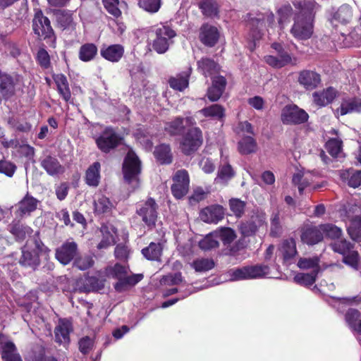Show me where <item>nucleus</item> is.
I'll return each mask as SVG.
<instances>
[{"mask_svg": "<svg viewBox=\"0 0 361 361\" xmlns=\"http://www.w3.org/2000/svg\"><path fill=\"white\" fill-rule=\"evenodd\" d=\"M137 4L145 11L155 13L161 6V0H139Z\"/></svg>", "mask_w": 361, "mask_h": 361, "instance_id": "nucleus-51", "label": "nucleus"}, {"mask_svg": "<svg viewBox=\"0 0 361 361\" xmlns=\"http://www.w3.org/2000/svg\"><path fill=\"white\" fill-rule=\"evenodd\" d=\"M113 207V203L104 195H99L95 197L94 209L97 214H101L109 213L112 210Z\"/></svg>", "mask_w": 361, "mask_h": 361, "instance_id": "nucleus-35", "label": "nucleus"}, {"mask_svg": "<svg viewBox=\"0 0 361 361\" xmlns=\"http://www.w3.org/2000/svg\"><path fill=\"white\" fill-rule=\"evenodd\" d=\"M319 259L317 257H303L300 258L298 262V267L302 269H312V271L318 269V273L320 271L319 267Z\"/></svg>", "mask_w": 361, "mask_h": 361, "instance_id": "nucleus-53", "label": "nucleus"}, {"mask_svg": "<svg viewBox=\"0 0 361 361\" xmlns=\"http://www.w3.org/2000/svg\"><path fill=\"white\" fill-rule=\"evenodd\" d=\"M301 240L307 245H314L323 239L322 230L321 226H307L305 227L301 233Z\"/></svg>", "mask_w": 361, "mask_h": 361, "instance_id": "nucleus-23", "label": "nucleus"}, {"mask_svg": "<svg viewBox=\"0 0 361 361\" xmlns=\"http://www.w3.org/2000/svg\"><path fill=\"white\" fill-rule=\"evenodd\" d=\"M360 212V209L357 205H348L341 211V216H344L350 220V224L348 227V232L350 238L355 241H360L361 240V216L355 215L353 217V214Z\"/></svg>", "mask_w": 361, "mask_h": 361, "instance_id": "nucleus-6", "label": "nucleus"}, {"mask_svg": "<svg viewBox=\"0 0 361 361\" xmlns=\"http://www.w3.org/2000/svg\"><path fill=\"white\" fill-rule=\"evenodd\" d=\"M345 321L349 327L361 334V315L360 312L355 309H349L345 314Z\"/></svg>", "mask_w": 361, "mask_h": 361, "instance_id": "nucleus-34", "label": "nucleus"}, {"mask_svg": "<svg viewBox=\"0 0 361 361\" xmlns=\"http://www.w3.org/2000/svg\"><path fill=\"white\" fill-rule=\"evenodd\" d=\"M42 166L51 175L58 174L63 172V167L57 159L51 156L46 157L42 161Z\"/></svg>", "mask_w": 361, "mask_h": 361, "instance_id": "nucleus-37", "label": "nucleus"}, {"mask_svg": "<svg viewBox=\"0 0 361 361\" xmlns=\"http://www.w3.org/2000/svg\"><path fill=\"white\" fill-rule=\"evenodd\" d=\"M189 190V182H175L171 186L173 196L180 199L185 195Z\"/></svg>", "mask_w": 361, "mask_h": 361, "instance_id": "nucleus-56", "label": "nucleus"}, {"mask_svg": "<svg viewBox=\"0 0 361 361\" xmlns=\"http://www.w3.org/2000/svg\"><path fill=\"white\" fill-rule=\"evenodd\" d=\"M165 130L171 135L179 134L184 128L183 118L177 117L171 122H168L165 125Z\"/></svg>", "mask_w": 361, "mask_h": 361, "instance_id": "nucleus-50", "label": "nucleus"}, {"mask_svg": "<svg viewBox=\"0 0 361 361\" xmlns=\"http://www.w3.org/2000/svg\"><path fill=\"white\" fill-rule=\"evenodd\" d=\"M197 69L205 77L212 75L218 73L219 67L218 64L212 59L209 58H202L197 61Z\"/></svg>", "mask_w": 361, "mask_h": 361, "instance_id": "nucleus-33", "label": "nucleus"}, {"mask_svg": "<svg viewBox=\"0 0 361 361\" xmlns=\"http://www.w3.org/2000/svg\"><path fill=\"white\" fill-rule=\"evenodd\" d=\"M317 274L318 269L312 271L310 274L298 273L295 275L293 280L296 283L302 286H311L314 283Z\"/></svg>", "mask_w": 361, "mask_h": 361, "instance_id": "nucleus-45", "label": "nucleus"}, {"mask_svg": "<svg viewBox=\"0 0 361 361\" xmlns=\"http://www.w3.org/2000/svg\"><path fill=\"white\" fill-rule=\"evenodd\" d=\"M334 18L336 20L343 24L350 23L353 18L352 8L347 4L341 6L335 13Z\"/></svg>", "mask_w": 361, "mask_h": 361, "instance_id": "nucleus-42", "label": "nucleus"}, {"mask_svg": "<svg viewBox=\"0 0 361 361\" xmlns=\"http://www.w3.org/2000/svg\"><path fill=\"white\" fill-rule=\"evenodd\" d=\"M57 21L63 28L73 27L74 24L73 14L68 11L59 13Z\"/></svg>", "mask_w": 361, "mask_h": 361, "instance_id": "nucleus-63", "label": "nucleus"}, {"mask_svg": "<svg viewBox=\"0 0 361 361\" xmlns=\"http://www.w3.org/2000/svg\"><path fill=\"white\" fill-rule=\"evenodd\" d=\"M308 114L295 104L285 106L281 114V119L285 125H298L307 121Z\"/></svg>", "mask_w": 361, "mask_h": 361, "instance_id": "nucleus-7", "label": "nucleus"}, {"mask_svg": "<svg viewBox=\"0 0 361 361\" xmlns=\"http://www.w3.org/2000/svg\"><path fill=\"white\" fill-rule=\"evenodd\" d=\"M97 54V46L92 43H87L80 47L78 57L81 61L87 62L94 59Z\"/></svg>", "mask_w": 361, "mask_h": 361, "instance_id": "nucleus-39", "label": "nucleus"}, {"mask_svg": "<svg viewBox=\"0 0 361 361\" xmlns=\"http://www.w3.org/2000/svg\"><path fill=\"white\" fill-rule=\"evenodd\" d=\"M218 239H221L224 245H229L236 238L235 231L230 228H222L216 231Z\"/></svg>", "mask_w": 361, "mask_h": 361, "instance_id": "nucleus-55", "label": "nucleus"}, {"mask_svg": "<svg viewBox=\"0 0 361 361\" xmlns=\"http://www.w3.org/2000/svg\"><path fill=\"white\" fill-rule=\"evenodd\" d=\"M162 249L161 243H151L148 247L142 250V253L149 260L159 261L162 253Z\"/></svg>", "mask_w": 361, "mask_h": 361, "instance_id": "nucleus-36", "label": "nucleus"}, {"mask_svg": "<svg viewBox=\"0 0 361 361\" xmlns=\"http://www.w3.org/2000/svg\"><path fill=\"white\" fill-rule=\"evenodd\" d=\"M72 330V324L69 320L59 319L54 330L56 341L64 345L68 344L70 341L69 335Z\"/></svg>", "mask_w": 361, "mask_h": 361, "instance_id": "nucleus-20", "label": "nucleus"}, {"mask_svg": "<svg viewBox=\"0 0 361 361\" xmlns=\"http://www.w3.org/2000/svg\"><path fill=\"white\" fill-rule=\"evenodd\" d=\"M199 6L207 17H214L218 14V6L214 0H202Z\"/></svg>", "mask_w": 361, "mask_h": 361, "instance_id": "nucleus-46", "label": "nucleus"}, {"mask_svg": "<svg viewBox=\"0 0 361 361\" xmlns=\"http://www.w3.org/2000/svg\"><path fill=\"white\" fill-rule=\"evenodd\" d=\"M94 264V260L91 256L84 255L76 258L74 261V265L80 270H86L92 267Z\"/></svg>", "mask_w": 361, "mask_h": 361, "instance_id": "nucleus-62", "label": "nucleus"}, {"mask_svg": "<svg viewBox=\"0 0 361 361\" xmlns=\"http://www.w3.org/2000/svg\"><path fill=\"white\" fill-rule=\"evenodd\" d=\"M226 277L230 281L249 280L246 267L238 269H231L226 274Z\"/></svg>", "mask_w": 361, "mask_h": 361, "instance_id": "nucleus-52", "label": "nucleus"}, {"mask_svg": "<svg viewBox=\"0 0 361 361\" xmlns=\"http://www.w3.org/2000/svg\"><path fill=\"white\" fill-rule=\"evenodd\" d=\"M137 213L147 226L154 225L157 217L155 201L152 198H149L143 206L137 210Z\"/></svg>", "mask_w": 361, "mask_h": 361, "instance_id": "nucleus-18", "label": "nucleus"}, {"mask_svg": "<svg viewBox=\"0 0 361 361\" xmlns=\"http://www.w3.org/2000/svg\"><path fill=\"white\" fill-rule=\"evenodd\" d=\"M266 216L264 212H259L252 215L249 221L242 222L239 225V231L244 237L251 236L257 231L264 226Z\"/></svg>", "mask_w": 361, "mask_h": 361, "instance_id": "nucleus-13", "label": "nucleus"}, {"mask_svg": "<svg viewBox=\"0 0 361 361\" xmlns=\"http://www.w3.org/2000/svg\"><path fill=\"white\" fill-rule=\"evenodd\" d=\"M105 274L107 277H111L118 281L114 285V288L119 292L123 291L128 286H134L142 279V274L128 276L127 267L119 264L106 267Z\"/></svg>", "mask_w": 361, "mask_h": 361, "instance_id": "nucleus-3", "label": "nucleus"}, {"mask_svg": "<svg viewBox=\"0 0 361 361\" xmlns=\"http://www.w3.org/2000/svg\"><path fill=\"white\" fill-rule=\"evenodd\" d=\"M141 161L136 154L129 150L123 165V172L126 180H138L141 173Z\"/></svg>", "mask_w": 361, "mask_h": 361, "instance_id": "nucleus-9", "label": "nucleus"}, {"mask_svg": "<svg viewBox=\"0 0 361 361\" xmlns=\"http://www.w3.org/2000/svg\"><path fill=\"white\" fill-rule=\"evenodd\" d=\"M0 354L3 361H23L14 343L2 334L0 335Z\"/></svg>", "mask_w": 361, "mask_h": 361, "instance_id": "nucleus-14", "label": "nucleus"}, {"mask_svg": "<svg viewBox=\"0 0 361 361\" xmlns=\"http://www.w3.org/2000/svg\"><path fill=\"white\" fill-rule=\"evenodd\" d=\"M31 232V228L19 223L13 224L11 226V233L18 239H23L26 234Z\"/></svg>", "mask_w": 361, "mask_h": 361, "instance_id": "nucleus-61", "label": "nucleus"}, {"mask_svg": "<svg viewBox=\"0 0 361 361\" xmlns=\"http://www.w3.org/2000/svg\"><path fill=\"white\" fill-rule=\"evenodd\" d=\"M238 149L240 152L244 154L255 152L257 149V142L251 136L244 137L238 143Z\"/></svg>", "mask_w": 361, "mask_h": 361, "instance_id": "nucleus-44", "label": "nucleus"}, {"mask_svg": "<svg viewBox=\"0 0 361 361\" xmlns=\"http://www.w3.org/2000/svg\"><path fill=\"white\" fill-rule=\"evenodd\" d=\"M226 85V79L223 76L214 77L212 85L207 90V97L212 102L217 101L223 94Z\"/></svg>", "mask_w": 361, "mask_h": 361, "instance_id": "nucleus-25", "label": "nucleus"}, {"mask_svg": "<svg viewBox=\"0 0 361 361\" xmlns=\"http://www.w3.org/2000/svg\"><path fill=\"white\" fill-rule=\"evenodd\" d=\"M16 170V166L7 160L0 161V173L11 178Z\"/></svg>", "mask_w": 361, "mask_h": 361, "instance_id": "nucleus-64", "label": "nucleus"}, {"mask_svg": "<svg viewBox=\"0 0 361 361\" xmlns=\"http://www.w3.org/2000/svg\"><path fill=\"white\" fill-rule=\"evenodd\" d=\"M341 116L361 112V99L357 97H352L343 99L341 106L337 110Z\"/></svg>", "mask_w": 361, "mask_h": 361, "instance_id": "nucleus-28", "label": "nucleus"}, {"mask_svg": "<svg viewBox=\"0 0 361 361\" xmlns=\"http://www.w3.org/2000/svg\"><path fill=\"white\" fill-rule=\"evenodd\" d=\"M77 244L75 242H66L56 250V258L62 264L66 265L77 253Z\"/></svg>", "mask_w": 361, "mask_h": 361, "instance_id": "nucleus-17", "label": "nucleus"}, {"mask_svg": "<svg viewBox=\"0 0 361 361\" xmlns=\"http://www.w3.org/2000/svg\"><path fill=\"white\" fill-rule=\"evenodd\" d=\"M219 245V239L216 231L208 234L199 243L200 247L203 250H209L216 248Z\"/></svg>", "mask_w": 361, "mask_h": 361, "instance_id": "nucleus-47", "label": "nucleus"}, {"mask_svg": "<svg viewBox=\"0 0 361 361\" xmlns=\"http://www.w3.org/2000/svg\"><path fill=\"white\" fill-rule=\"evenodd\" d=\"M336 94V90L331 87L322 92H316L313 94L314 102L320 106H324L332 102Z\"/></svg>", "mask_w": 361, "mask_h": 361, "instance_id": "nucleus-30", "label": "nucleus"}, {"mask_svg": "<svg viewBox=\"0 0 361 361\" xmlns=\"http://www.w3.org/2000/svg\"><path fill=\"white\" fill-rule=\"evenodd\" d=\"M298 82L305 89L312 90L320 82V76L314 71H302L299 74Z\"/></svg>", "mask_w": 361, "mask_h": 361, "instance_id": "nucleus-26", "label": "nucleus"}, {"mask_svg": "<svg viewBox=\"0 0 361 361\" xmlns=\"http://www.w3.org/2000/svg\"><path fill=\"white\" fill-rule=\"evenodd\" d=\"M248 279L266 277L269 274V267L266 265H255L246 267Z\"/></svg>", "mask_w": 361, "mask_h": 361, "instance_id": "nucleus-40", "label": "nucleus"}, {"mask_svg": "<svg viewBox=\"0 0 361 361\" xmlns=\"http://www.w3.org/2000/svg\"><path fill=\"white\" fill-rule=\"evenodd\" d=\"M203 142L202 131L199 128H193L186 133L180 143L181 152L185 155L195 152Z\"/></svg>", "mask_w": 361, "mask_h": 361, "instance_id": "nucleus-5", "label": "nucleus"}, {"mask_svg": "<svg viewBox=\"0 0 361 361\" xmlns=\"http://www.w3.org/2000/svg\"><path fill=\"white\" fill-rule=\"evenodd\" d=\"M231 212L237 218H240L245 212V202L238 198H231L228 202Z\"/></svg>", "mask_w": 361, "mask_h": 361, "instance_id": "nucleus-48", "label": "nucleus"}, {"mask_svg": "<svg viewBox=\"0 0 361 361\" xmlns=\"http://www.w3.org/2000/svg\"><path fill=\"white\" fill-rule=\"evenodd\" d=\"M279 24L282 29L293 14V8L290 4H284L278 10Z\"/></svg>", "mask_w": 361, "mask_h": 361, "instance_id": "nucleus-54", "label": "nucleus"}, {"mask_svg": "<svg viewBox=\"0 0 361 361\" xmlns=\"http://www.w3.org/2000/svg\"><path fill=\"white\" fill-rule=\"evenodd\" d=\"M32 30L39 37L46 39L52 36L54 31L49 18L41 10H37L32 20Z\"/></svg>", "mask_w": 361, "mask_h": 361, "instance_id": "nucleus-11", "label": "nucleus"}, {"mask_svg": "<svg viewBox=\"0 0 361 361\" xmlns=\"http://www.w3.org/2000/svg\"><path fill=\"white\" fill-rule=\"evenodd\" d=\"M293 5L299 11L295 14L290 32L296 39H309L314 32V15L319 6L314 0L295 1Z\"/></svg>", "mask_w": 361, "mask_h": 361, "instance_id": "nucleus-1", "label": "nucleus"}, {"mask_svg": "<svg viewBox=\"0 0 361 361\" xmlns=\"http://www.w3.org/2000/svg\"><path fill=\"white\" fill-rule=\"evenodd\" d=\"M328 152L334 157H339L343 154L342 141L338 138L329 140L326 144Z\"/></svg>", "mask_w": 361, "mask_h": 361, "instance_id": "nucleus-49", "label": "nucleus"}, {"mask_svg": "<svg viewBox=\"0 0 361 361\" xmlns=\"http://www.w3.org/2000/svg\"><path fill=\"white\" fill-rule=\"evenodd\" d=\"M271 47L277 52L276 56H266L264 60L267 64L275 68H281L293 63L290 55L286 51L281 44L274 43Z\"/></svg>", "mask_w": 361, "mask_h": 361, "instance_id": "nucleus-12", "label": "nucleus"}, {"mask_svg": "<svg viewBox=\"0 0 361 361\" xmlns=\"http://www.w3.org/2000/svg\"><path fill=\"white\" fill-rule=\"evenodd\" d=\"M296 255V243L293 238L283 240L279 247L278 256L281 257L285 263H290Z\"/></svg>", "mask_w": 361, "mask_h": 361, "instance_id": "nucleus-22", "label": "nucleus"}, {"mask_svg": "<svg viewBox=\"0 0 361 361\" xmlns=\"http://www.w3.org/2000/svg\"><path fill=\"white\" fill-rule=\"evenodd\" d=\"M154 154L161 164H170L172 161V154L169 145L162 144L155 148Z\"/></svg>", "mask_w": 361, "mask_h": 361, "instance_id": "nucleus-38", "label": "nucleus"}, {"mask_svg": "<svg viewBox=\"0 0 361 361\" xmlns=\"http://www.w3.org/2000/svg\"><path fill=\"white\" fill-rule=\"evenodd\" d=\"M219 38V32L218 29L211 25L204 24L200 32V41L208 47L214 46Z\"/></svg>", "mask_w": 361, "mask_h": 361, "instance_id": "nucleus-21", "label": "nucleus"}, {"mask_svg": "<svg viewBox=\"0 0 361 361\" xmlns=\"http://www.w3.org/2000/svg\"><path fill=\"white\" fill-rule=\"evenodd\" d=\"M183 281V278L180 272L169 274L161 278L160 284L161 286L178 285Z\"/></svg>", "mask_w": 361, "mask_h": 361, "instance_id": "nucleus-57", "label": "nucleus"}, {"mask_svg": "<svg viewBox=\"0 0 361 361\" xmlns=\"http://www.w3.org/2000/svg\"><path fill=\"white\" fill-rule=\"evenodd\" d=\"M332 249L343 256V262L357 269L358 267V253L353 250V245L346 240H336L331 245Z\"/></svg>", "mask_w": 361, "mask_h": 361, "instance_id": "nucleus-8", "label": "nucleus"}, {"mask_svg": "<svg viewBox=\"0 0 361 361\" xmlns=\"http://www.w3.org/2000/svg\"><path fill=\"white\" fill-rule=\"evenodd\" d=\"M321 229L323 234L325 233L327 237L332 239H338L342 234L341 229L332 224L321 225Z\"/></svg>", "mask_w": 361, "mask_h": 361, "instance_id": "nucleus-58", "label": "nucleus"}, {"mask_svg": "<svg viewBox=\"0 0 361 361\" xmlns=\"http://www.w3.org/2000/svg\"><path fill=\"white\" fill-rule=\"evenodd\" d=\"M37 206V200L32 197L27 195L18 203L16 215L18 217L29 215L32 212L36 209Z\"/></svg>", "mask_w": 361, "mask_h": 361, "instance_id": "nucleus-29", "label": "nucleus"}, {"mask_svg": "<svg viewBox=\"0 0 361 361\" xmlns=\"http://www.w3.org/2000/svg\"><path fill=\"white\" fill-rule=\"evenodd\" d=\"M199 113L202 114L205 117H212L221 120L225 116V109L219 104H213L203 108Z\"/></svg>", "mask_w": 361, "mask_h": 361, "instance_id": "nucleus-41", "label": "nucleus"}, {"mask_svg": "<svg viewBox=\"0 0 361 361\" xmlns=\"http://www.w3.org/2000/svg\"><path fill=\"white\" fill-rule=\"evenodd\" d=\"M18 77L0 72V98L7 99L14 95Z\"/></svg>", "mask_w": 361, "mask_h": 361, "instance_id": "nucleus-16", "label": "nucleus"}, {"mask_svg": "<svg viewBox=\"0 0 361 361\" xmlns=\"http://www.w3.org/2000/svg\"><path fill=\"white\" fill-rule=\"evenodd\" d=\"M102 3L106 11L114 17L118 18L121 15L118 8L119 0H103Z\"/></svg>", "mask_w": 361, "mask_h": 361, "instance_id": "nucleus-59", "label": "nucleus"}, {"mask_svg": "<svg viewBox=\"0 0 361 361\" xmlns=\"http://www.w3.org/2000/svg\"><path fill=\"white\" fill-rule=\"evenodd\" d=\"M224 207L214 204L203 209L200 212V219L206 223L217 224L224 218Z\"/></svg>", "mask_w": 361, "mask_h": 361, "instance_id": "nucleus-19", "label": "nucleus"}, {"mask_svg": "<svg viewBox=\"0 0 361 361\" xmlns=\"http://www.w3.org/2000/svg\"><path fill=\"white\" fill-rule=\"evenodd\" d=\"M101 56L106 60L116 63L120 61L124 54V48L121 44L103 46L100 50Z\"/></svg>", "mask_w": 361, "mask_h": 361, "instance_id": "nucleus-24", "label": "nucleus"}, {"mask_svg": "<svg viewBox=\"0 0 361 361\" xmlns=\"http://www.w3.org/2000/svg\"><path fill=\"white\" fill-rule=\"evenodd\" d=\"M120 137L111 128H106L96 139V143L100 150L108 152L119 143Z\"/></svg>", "mask_w": 361, "mask_h": 361, "instance_id": "nucleus-15", "label": "nucleus"}, {"mask_svg": "<svg viewBox=\"0 0 361 361\" xmlns=\"http://www.w3.org/2000/svg\"><path fill=\"white\" fill-rule=\"evenodd\" d=\"M190 265L196 272H206L214 267V262L209 258H197Z\"/></svg>", "mask_w": 361, "mask_h": 361, "instance_id": "nucleus-43", "label": "nucleus"}, {"mask_svg": "<svg viewBox=\"0 0 361 361\" xmlns=\"http://www.w3.org/2000/svg\"><path fill=\"white\" fill-rule=\"evenodd\" d=\"M53 79L59 94L66 102H68L71 97V93L66 77L63 74H56L53 75Z\"/></svg>", "mask_w": 361, "mask_h": 361, "instance_id": "nucleus-32", "label": "nucleus"}, {"mask_svg": "<svg viewBox=\"0 0 361 361\" xmlns=\"http://www.w3.org/2000/svg\"><path fill=\"white\" fill-rule=\"evenodd\" d=\"M192 72V68L190 67L188 71L178 74L175 77H172L169 79V83L171 88L183 91L188 86V79Z\"/></svg>", "mask_w": 361, "mask_h": 361, "instance_id": "nucleus-31", "label": "nucleus"}, {"mask_svg": "<svg viewBox=\"0 0 361 361\" xmlns=\"http://www.w3.org/2000/svg\"><path fill=\"white\" fill-rule=\"evenodd\" d=\"M155 39L153 40L152 47L158 54H164L173 43V38L176 32L170 27L161 25L154 29Z\"/></svg>", "mask_w": 361, "mask_h": 361, "instance_id": "nucleus-4", "label": "nucleus"}, {"mask_svg": "<svg viewBox=\"0 0 361 361\" xmlns=\"http://www.w3.org/2000/svg\"><path fill=\"white\" fill-rule=\"evenodd\" d=\"M265 22L271 25L274 22V16L271 12L266 14H258L257 17H250L248 26L251 30V35L254 41L258 40L262 37V31L265 26Z\"/></svg>", "mask_w": 361, "mask_h": 361, "instance_id": "nucleus-10", "label": "nucleus"}, {"mask_svg": "<svg viewBox=\"0 0 361 361\" xmlns=\"http://www.w3.org/2000/svg\"><path fill=\"white\" fill-rule=\"evenodd\" d=\"M343 180H361V170L348 169L339 171Z\"/></svg>", "mask_w": 361, "mask_h": 361, "instance_id": "nucleus-60", "label": "nucleus"}, {"mask_svg": "<svg viewBox=\"0 0 361 361\" xmlns=\"http://www.w3.org/2000/svg\"><path fill=\"white\" fill-rule=\"evenodd\" d=\"M50 250L40 240H28L22 248V255L19 259L20 265L35 269L39 264V254L46 255Z\"/></svg>", "mask_w": 361, "mask_h": 361, "instance_id": "nucleus-2", "label": "nucleus"}, {"mask_svg": "<svg viewBox=\"0 0 361 361\" xmlns=\"http://www.w3.org/2000/svg\"><path fill=\"white\" fill-rule=\"evenodd\" d=\"M101 233L102 234V239L97 245L98 249H106L114 244L116 230L112 225H103L101 227Z\"/></svg>", "mask_w": 361, "mask_h": 361, "instance_id": "nucleus-27", "label": "nucleus"}]
</instances>
